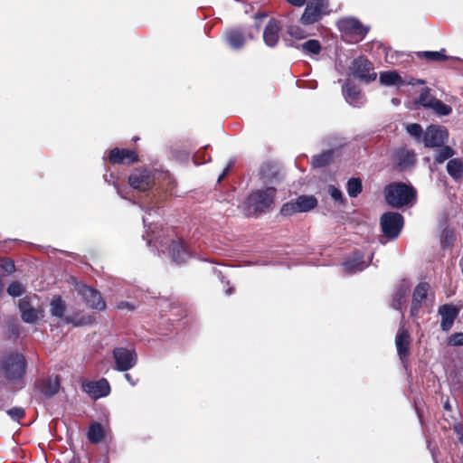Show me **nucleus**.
Masks as SVG:
<instances>
[{
	"label": "nucleus",
	"mask_w": 463,
	"mask_h": 463,
	"mask_svg": "<svg viewBox=\"0 0 463 463\" xmlns=\"http://www.w3.org/2000/svg\"><path fill=\"white\" fill-rule=\"evenodd\" d=\"M384 198L388 205L402 208L411 205L416 201V190L402 182H394L384 187Z\"/></svg>",
	"instance_id": "1"
},
{
	"label": "nucleus",
	"mask_w": 463,
	"mask_h": 463,
	"mask_svg": "<svg viewBox=\"0 0 463 463\" xmlns=\"http://www.w3.org/2000/svg\"><path fill=\"white\" fill-rule=\"evenodd\" d=\"M276 189L266 187L252 191L244 202V213L247 216L265 213L274 203Z\"/></svg>",
	"instance_id": "2"
},
{
	"label": "nucleus",
	"mask_w": 463,
	"mask_h": 463,
	"mask_svg": "<svg viewBox=\"0 0 463 463\" xmlns=\"http://www.w3.org/2000/svg\"><path fill=\"white\" fill-rule=\"evenodd\" d=\"M155 246L159 251L167 252L169 258L175 264L184 263L191 257L189 250L180 238L176 240L174 238L162 240L155 238Z\"/></svg>",
	"instance_id": "3"
},
{
	"label": "nucleus",
	"mask_w": 463,
	"mask_h": 463,
	"mask_svg": "<svg viewBox=\"0 0 463 463\" xmlns=\"http://www.w3.org/2000/svg\"><path fill=\"white\" fill-rule=\"evenodd\" d=\"M26 369V360L21 354H11L1 363V370L8 382L19 381Z\"/></svg>",
	"instance_id": "4"
},
{
	"label": "nucleus",
	"mask_w": 463,
	"mask_h": 463,
	"mask_svg": "<svg viewBox=\"0 0 463 463\" xmlns=\"http://www.w3.org/2000/svg\"><path fill=\"white\" fill-rule=\"evenodd\" d=\"M260 33V25L252 27L234 28L226 32L225 39L232 49L242 48L247 39H253Z\"/></svg>",
	"instance_id": "5"
},
{
	"label": "nucleus",
	"mask_w": 463,
	"mask_h": 463,
	"mask_svg": "<svg viewBox=\"0 0 463 463\" xmlns=\"http://www.w3.org/2000/svg\"><path fill=\"white\" fill-rule=\"evenodd\" d=\"M328 0H309L304 10L300 22L303 25H310L327 14Z\"/></svg>",
	"instance_id": "6"
},
{
	"label": "nucleus",
	"mask_w": 463,
	"mask_h": 463,
	"mask_svg": "<svg viewBox=\"0 0 463 463\" xmlns=\"http://www.w3.org/2000/svg\"><path fill=\"white\" fill-rule=\"evenodd\" d=\"M380 223L383 234L389 239H394L403 227V216L399 213L388 212L382 215Z\"/></svg>",
	"instance_id": "7"
},
{
	"label": "nucleus",
	"mask_w": 463,
	"mask_h": 463,
	"mask_svg": "<svg viewBox=\"0 0 463 463\" xmlns=\"http://www.w3.org/2000/svg\"><path fill=\"white\" fill-rule=\"evenodd\" d=\"M338 28L345 36H349L354 42L362 41L368 33V28L364 27L359 20L347 17L343 18L337 23Z\"/></svg>",
	"instance_id": "8"
},
{
	"label": "nucleus",
	"mask_w": 463,
	"mask_h": 463,
	"mask_svg": "<svg viewBox=\"0 0 463 463\" xmlns=\"http://www.w3.org/2000/svg\"><path fill=\"white\" fill-rule=\"evenodd\" d=\"M112 354L115 361L114 368L118 372H127L132 369L137 363V355L132 349L116 347L113 349Z\"/></svg>",
	"instance_id": "9"
},
{
	"label": "nucleus",
	"mask_w": 463,
	"mask_h": 463,
	"mask_svg": "<svg viewBox=\"0 0 463 463\" xmlns=\"http://www.w3.org/2000/svg\"><path fill=\"white\" fill-rule=\"evenodd\" d=\"M352 73L361 80L369 83L373 81L377 74L373 71V63L364 56L354 59L351 66Z\"/></svg>",
	"instance_id": "10"
},
{
	"label": "nucleus",
	"mask_w": 463,
	"mask_h": 463,
	"mask_svg": "<svg viewBox=\"0 0 463 463\" xmlns=\"http://www.w3.org/2000/svg\"><path fill=\"white\" fill-rule=\"evenodd\" d=\"M380 82L385 86L423 85L425 80L415 79L411 76L402 77L395 71H387L380 73Z\"/></svg>",
	"instance_id": "11"
},
{
	"label": "nucleus",
	"mask_w": 463,
	"mask_h": 463,
	"mask_svg": "<svg viewBox=\"0 0 463 463\" xmlns=\"http://www.w3.org/2000/svg\"><path fill=\"white\" fill-rule=\"evenodd\" d=\"M75 289L89 307L98 310H103L106 307L105 301L96 289L80 283L76 284Z\"/></svg>",
	"instance_id": "12"
},
{
	"label": "nucleus",
	"mask_w": 463,
	"mask_h": 463,
	"mask_svg": "<svg viewBox=\"0 0 463 463\" xmlns=\"http://www.w3.org/2000/svg\"><path fill=\"white\" fill-rule=\"evenodd\" d=\"M128 184L136 190L146 191L154 184V175L150 170L137 168L130 174Z\"/></svg>",
	"instance_id": "13"
},
{
	"label": "nucleus",
	"mask_w": 463,
	"mask_h": 463,
	"mask_svg": "<svg viewBox=\"0 0 463 463\" xmlns=\"http://www.w3.org/2000/svg\"><path fill=\"white\" fill-rule=\"evenodd\" d=\"M448 138V131L444 127L430 125L423 134V143L427 147H439Z\"/></svg>",
	"instance_id": "14"
},
{
	"label": "nucleus",
	"mask_w": 463,
	"mask_h": 463,
	"mask_svg": "<svg viewBox=\"0 0 463 463\" xmlns=\"http://www.w3.org/2000/svg\"><path fill=\"white\" fill-rule=\"evenodd\" d=\"M411 284L407 279H402L397 285L395 291L392 296V307L402 313L403 318V310L406 308L407 298L411 292Z\"/></svg>",
	"instance_id": "15"
},
{
	"label": "nucleus",
	"mask_w": 463,
	"mask_h": 463,
	"mask_svg": "<svg viewBox=\"0 0 463 463\" xmlns=\"http://www.w3.org/2000/svg\"><path fill=\"white\" fill-rule=\"evenodd\" d=\"M438 314L440 316V328L444 332L449 331L459 314V308L452 304H444L439 307Z\"/></svg>",
	"instance_id": "16"
},
{
	"label": "nucleus",
	"mask_w": 463,
	"mask_h": 463,
	"mask_svg": "<svg viewBox=\"0 0 463 463\" xmlns=\"http://www.w3.org/2000/svg\"><path fill=\"white\" fill-rule=\"evenodd\" d=\"M83 391L92 399H99L108 396L110 392V386L107 379L101 378L99 381H90L82 384Z\"/></svg>",
	"instance_id": "17"
},
{
	"label": "nucleus",
	"mask_w": 463,
	"mask_h": 463,
	"mask_svg": "<svg viewBox=\"0 0 463 463\" xmlns=\"http://www.w3.org/2000/svg\"><path fill=\"white\" fill-rule=\"evenodd\" d=\"M430 290V285L427 282H420L414 288L412 293V300L411 304V316L417 317L423 302L427 298Z\"/></svg>",
	"instance_id": "18"
},
{
	"label": "nucleus",
	"mask_w": 463,
	"mask_h": 463,
	"mask_svg": "<svg viewBox=\"0 0 463 463\" xmlns=\"http://www.w3.org/2000/svg\"><path fill=\"white\" fill-rule=\"evenodd\" d=\"M364 254L359 251H355L350 258L343 262V269L347 274H354L358 271L364 270L367 268L373 259V254L369 257V260H364Z\"/></svg>",
	"instance_id": "19"
},
{
	"label": "nucleus",
	"mask_w": 463,
	"mask_h": 463,
	"mask_svg": "<svg viewBox=\"0 0 463 463\" xmlns=\"http://www.w3.org/2000/svg\"><path fill=\"white\" fill-rule=\"evenodd\" d=\"M411 336L409 332L401 326L395 337V345L397 354L401 361L404 364L410 354Z\"/></svg>",
	"instance_id": "20"
},
{
	"label": "nucleus",
	"mask_w": 463,
	"mask_h": 463,
	"mask_svg": "<svg viewBox=\"0 0 463 463\" xmlns=\"http://www.w3.org/2000/svg\"><path fill=\"white\" fill-rule=\"evenodd\" d=\"M393 162L398 170H407L414 165L416 162L415 154L413 151L400 148L393 155Z\"/></svg>",
	"instance_id": "21"
},
{
	"label": "nucleus",
	"mask_w": 463,
	"mask_h": 463,
	"mask_svg": "<svg viewBox=\"0 0 463 463\" xmlns=\"http://www.w3.org/2000/svg\"><path fill=\"white\" fill-rule=\"evenodd\" d=\"M280 31L279 21L270 19L263 31V41L268 47L274 48L278 44Z\"/></svg>",
	"instance_id": "22"
},
{
	"label": "nucleus",
	"mask_w": 463,
	"mask_h": 463,
	"mask_svg": "<svg viewBox=\"0 0 463 463\" xmlns=\"http://www.w3.org/2000/svg\"><path fill=\"white\" fill-rule=\"evenodd\" d=\"M109 160L112 164L130 165L138 160L137 154L129 149L113 148L109 155Z\"/></svg>",
	"instance_id": "23"
},
{
	"label": "nucleus",
	"mask_w": 463,
	"mask_h": 463,
	"mask_svg": "<svg viewBox=\"0 0 463 463\" xmlns=\"http://www.w3.org/2000/svg\"><path fill=\"white\" fill-rule=\"evenodd\" d=\"M343 94L345 100L354 107H359L364 102V96L354 82L347 80L343 85Z\"/></svg>",
	"instance_id": "24"
},
{
	"label": "nucleus",
	"mask_w": 463,
	"mask_h": 463,
	"mask_svg": "<svg viewBox=\"0 0 463 463\" xmlns=\"http://www.w3.org/2000/svg\"><path fill=\"white\" fill-rule=\"evenodd\" d=\"M22 320L27 324H34L41 314V311L31 307L29 301L21 299L18 305Z\"/></svg>",
	"instance_id": "25"
},
{
	"label": "nucleus",
	"mask_w": 463,
	"mask_h": 463,
	"mask_svg": "<svg viewBox=\"0 0 463 463\" xmlns=\"http://www.w3.org/2000/svg\"><path fill=\"white\" fill-rule=\"evenodd\" d=\"M295 202L299 213L308 212L317 205V200L313 195L298 196Z\"/></svg>",
	"instance_id": "26"
},
{
	"label": "nucleus",
	"mask_w": 463,
	"mask_h": 463,
	"mask_svg": "<svg viewBox=\"0 0 463 463\" xmlns=\"http://www.w3.org/2000/svg\"><path fill=\"white\" fill-rule=\"evenodd\" d=\"M448 174L455 180L463 177V163L458 158L450 159L447 164Z\"/></svg>",
	"instance_id": "27"
},
{
	"label": "nucleus",
	"mask_w": 463,
	"mask_h": 463,
	"mask_svg": "<svg viewBox=\"0 0 463 463\" xmlns=\"http://www.w3.org/2000/svg\"><path fill=\"white\" fill-rule=\"evenodd\" d=\"M334 158V150L328 149L312 157L311 164L314 167H324L329 165Z\"/></svg>",
	"instance_id": "28"
},
{
	"label": "nucleus",
	"mask_w": 463,
	"mask_h": 463,
	"mask_svg": "<svg viewBox=\"0 0 463 463\" xmlns=\"http://www.w3.org/2000/svg\"><path fill=\"white\" fill-rule=\"evenodd\" d=\"M88 439L94 444L100 442L104 437V431L99 423L93 422L90 425L88 434Z\"/></svg>",
	"instance_id": "29"
},
{
	"label": "nucleus",
	"mask_w": 463,
	"mask_h": 463,
	"mask_svg": "<svg viewBox=\"0 0 463 463\" xmlns=\"http://www.w3.org/2000/svg\"><path fill=\"white\" fill-rule=\"evenodd\" d=\"M59 388L60 382L58 378H49L43 383L42 392L43 393V395L51 397L58 392Z\"/></svg>",
	"instance_id": "30"
},
{
	"label": "nucleus",
	"mask_w": 463,
	"mask_h": 463,
	"mask_svg": "<svg viewBox=\"0 0 463 463\" xmlns=\"http://www.w3.org/2000/svg\"><path fill=\"white\" fill-rule=\"evenodd\" d=\"M51 314L56 317H62L65 312V303L61 296H55L51 301Z\"/></svg>",
	"instance_id": "31"
},
{
	"label": "nucleus",
	"mask_w": 463,
	"mask_h": 463,
	"mask_svg": "<svg viewBox=\"0 0 463 463\" xmlns=\"http://www.w3.org/2000/svg\"><path fill=\"white\" fill-rule=\"evenodd\" d=\"M347 194L350 197L355 198L363 191V184L360 178L353 177L346 184Z\"/></svg>",
	"instance_id": "32"
},
{
	"label": "nucleus",
	"mask_w": 463,
	"mask_h": 463,
	"mask_svg": "<svg viewBox=\"0 0 463 463\" xmlns=\"http://www.w3.org/2000/svg\"><path fill=\"white\" fill-rule=\"evenodd\" d=\"M300 49L305 53L318 54L321 52V44L319 41L310 39L303 43L300 46Z\"/></svg>",
	"instance_id": "33"
},
{
	"label": "nucleus",
	"mask_w": 463,
	"mask_h": 463,
	"mask_svg": "<svg viewBox=\"0 0 463 463\" xmlns=\"http://www.w3.org/2000/svg\"><path fill=\"white\" fill-rule=\"evenodd\" d=\"M434 99L435 98L430 95V90L425 87L421 90L418 99L415 100V104L429 109Z\"/></svg>",
	"instance_id": "34"
},
{
	"label": "nucleus",
	"mask_w": 463,
	"mask_h": 463,
	"mask_svg": "<svg viewBox=\"0 0 463 463\" xmlns=\"http://www.w3.org/2000/svg\"><path fill=\"white\" fill-rule=\"evenodd\" d=\"M429 109H431L433 111H435L439 116H447L449 115L452 111L451 108L446 104H444L442 101L434 99L430 104V107Z\"/></svg>",
	"instance_id": "35"
},
{
	"label": "nucleus",
	"mask_w": 463,
	"mask_h": 463,
	"mask_svg": "<svg viewBox=\"0 0 463 463\" xmlns=\"http://www.w3.org/2000/svg\"><path fill=\"white\" fill-rule=\"evenodd\" d=\"M439 147L440 149L438 151L435 156L436 164H441L454 155V150L450 146H441Z\"/></svg>",
	"instance_id": "36"
},
{
	"label": "nucleus",
	"mask_w": 463,
	"mask_h": 463,
	"mask_svg": "<svg viewBox=\"0 0 463 463\" xmlns=\"http://www.w3.org/2000/svg\"><path fill=\"white\" fill-rule=\"evenodd\" d=\"M419 58H424L427 61H440L446 59V55L444 54V51L442 52H421L418 53Z\"/></svg>",
	"instance_id": "37"
},
{
	"label": "nucleus",
	"mask_w": 463,
	"mask_h": 463,
	"mask_svg": "<svg viewBox=\"0 0 463 463\" xmlns=\"http://www.w3.org/2000/svg\"><path fill=\"white\" fill-rule=\"evenodd\" d=\"M328 194H330L331 198L337 203L339 205H345L346 203L345 198L343 195V193L340 189L334 185L328 186Z\"/></svg>",
	"instance_id": "38"
},
{
	"label": "nucleus",
	"mask_w": 463,
	"mask_h": 463,
	"mask_svg": "<svg viewBox=\"0 0 463 463\" xmlns=\"http://www.w3.org/2000/svg\"><path fill=\"white\" fill-rule=\"evenodd\" d=\"M407 133L417 140L423 138L422 128L420 124L411 123L406 126Z\"/></svg>",
	"instance_id": "39"
},
{
	"label": "nucleus",
	"mask_w": 463,
	"mask_h": 463,
	"mask_svg": "<svg viewBox=\"0 0 463 463\" xmlns=\"http://www.w3.org/2000/svg\"><path fill=\"white\" fill-rule=\"evenodd\" d=\"M24 292V286L18 282V281H14L12 282L8 288H7V293L12 296V297H19L21 295H23V293Z\"/></svg>",
	"instance_id": "40"
},
{
	"label": "nucleus",
	"mask_w": 463,
	"mask_h": 463,
	"mask_svg": "<svg viewBox=\"0 0 463 463\" xmlns=\"http://www.w3.org/2000/svg\"><path fill=\"white\" fill-rule=\"evenodd\" d=\"M296 213H299L296 202L286 203L280 209V213L284 216H290Z\"/></svg>",
	"instance_id": "41"
},
{
	"label": "nucleus",
	"mask_w": 463,
	"mask_h": 463,
	"mask_svg": "<svg viewBox=\"0 0 463 463\" xmlns=\"http://www.w3.org/2000/svg\"><path fill=\"white\" fill-rule=\"evenodd\" d=\"M288 33L289 35L297 39H304L307 36V33L305 32V30L298 25L288 26Z\"/></svg>",
	"instance_id": "42"
},
{
	"label": "nucleus",
	"mask_w": 463,
	"mask_h": 463,
	"mask_svg": "<svg viewBox=\"0 0 463 463\" xmlns=\"http://www.w3.org/2000/svg\"><path fill=\"white\" fill-rule=\"evenodd\" d=\"M448 345L450 346L463 345V333L459 332L452 334L448 340Z\"/></svg>",
	"instance_id": "43"
},
{
	"label": "nucleus",
	"mask_w": 463,
	"mask_h": 463,
	"mask_svg": "<svg viewBox=\"0 0 463 463\" xmlns=\"http://www.w3.org/2000/svg\"><path fill=\"white\" fill-rule=\"evenodd\" d=\"M7 414L15 421H19L25 415L24 409L21 407H14L8 410Z\"/></svg>",
	"instance_id": "44"
},
{
	"label": "nucleus",
	"mask_w": 463,
	"mask_h": 463,
	"mask_svg": "<svg viewBox=\"0 0 463 463\" xmlns=\"http://www.w3.org/2000/svg\"><path fill=\"white\" fill-rule=\"evenodd\" d=\"M9 333L11 335L17 337L20 334V328L15 319L9 323Z\"/></svg>",
	"instance_id": "45"
},
{
	"label": "nucleus",
	"mask_w": 463,
	"mask_h": 463,
	"mask_svg": "<svg viewBox=\"0 0 463 463\" xmlns=\"http://www.w3.org/2000/svg\"><path fill=\"white\" fill-rule=\"evenodd\" d=\"M1 268L8 274L15 270L14 263L12 260H5L0 264Z\"/></svg>",
	"instance_id": "46"
},
{
	"label": "nucleus",
	"mask_w": 463,
	"mask_h": 463,
	"mask_svg": "<svg viewBox=\"0 0 463 463\" xmlns=\"http://www.w3.org/2000/svg\"><path fill=\"white\" fill-rule=\"evenodd\" d=\"M290 5L300 7L304 5L307 0H287Z\"/></svg>",
	"instance_id": "47"
},
{
	"label": "nucleus",
	"mask_w": 463,
	"mask_h": 463,
	"mask_svg": "<svg viewBox=\"0 0 463 463\" xmlns=\"http://www.w3.org/2000/svg\"><path fill=\"white\" fill-rule=\"evenodd\" d=\"M124 377L132 386H135L137 384V381L133 380L131 374L126 373Z\"/></svg>",
	"instance_id": "48"
},
{
	"label": "nucleus",
	"mask_w": 463,
	"mask_h": 463,
	"mask_svg": "<svg viewBox=\"0 0 463 463\" xmlns=\"http://www.w3.org/2000/svg\"><path fill=\"white\" fill-rule=\"evenodd\" d=\"M143 222H144V226L146 228V232L148 235V231L151 230L152 222H149V224H147L148 223V220L146 217H143Z\"/></svg>",
	"instance_id": "49"
},
{
	"label": "nucleus",
	"mask_w": 463,
	"mask_h": 463,
	"mask_svg": "<svg viewBox=\"0 0 463 463\" xmlns=\"http://www.w3.org/2000/svg\"><path fill=\"white\" fill-rule=\"evenodd\" d=\"M128 307L129 309H132L133 308V306H131L128 302H121L119 305H118V307L119 308H122V307Z\"/></svg>",
	"instance_id": "50"
},
{
	"label": "nucleus",
	"mask_w": 463,
	"mask_h": 463,
	"mask_svg": "<svg viewBox=\"0 0 463 463\" xmlns=\"http://www.w3.org/2000/svg\"><path fill=\"white\" fill-rule=\"evenodd\" d=\"M445 237H446V240L452 241L454 239V233L452 232H446Z\"/></svg>",
	"instance_id": "51"
},
{
	"label": "nucleus",
	"mask_w": 463,
	"mask_h": 463,
	"mask_svg": "<svg viewBox=\"0 0 463 463\" xmlns=\"http://www.w3.org/2000/svg\"><path fill=\"white\" fill-rule=\"evenodd\" d=\"M232 165H233V162L231 161L229 163V165H227V167L222 171V173H225V175H227L229 170H230V168L232 166Z\"/></svg>",
	"instance_id": "52"
},
{
	"label": "nucleus",
	"mask_w": 463,
	"mask_h": 463,
	"mask_svg": "<svg viewBox=\"0 0 463 463\" xmlns=\"http://www.w3.org/2000/svg\"><path fill=\"white\" fill-rule=\"evenodd\" d=\"M232 292H233V288L232 287H230L229 288H227L225 290V294L228 295V296L232 295Z\"/></svg>",
	"instance_id": "53"
},
{
	"label": "nucleus",
	"mask_w": 463,
	"mask_h": 463,
	"mask_svg": "<svg viewBox=\"0 0 463 463\" xmlns=\"http://www.w3.org/2000/svg\"><path fill=\"white\" fill-rule=\"evenodd\" d=\"M264 17H266V14H255V18L256 19L264 18Z\"/></svg>",
	"instance_id": "54"
},
{
	"label": "nucleus",
	"mask_w": 463,
	"mask_h": 463,
	"mask_svg": "<svg viewBox=\"0 0 463 463\" xmlns=\"http://www.w3.org/2000/svg\"><path fill=\"white\" fill-rule=\"evenodd\" d=\"M198 157H199V153H197V154L194 156V163H195V164H200V162H199V158H198Z\"/></svg>",
	"instance_id": "55"
},
{
	"label": "nucleus",
	"mask_w": 463,
	"mask_h": 463,
	"mask_svg": "<svg viewBox=\"0 0 463 463\" xmlns=\"http://www.w3.org/2000/svg\"><path fill=\"white\" fill-rule=\"evenodd\" d=\"M450 404L449 403V402H447L445 404H444V409L447 410V411H449L450 410Z\"/></svg>",
	"instance_id": "56"
},
{
	"label": "nucleus",
	"mask_w": 463,
	"mask_h": 463,
	"mask_svg": "<svg viewBox=\"0 0 463 463\" xmlns=\"http://www.w3.org/2000/svg\"><path fill=\"white\" fill-rule=\"evenodd\" d=\"M226 176L225 173H222L218 178V182H221Z\"/></svg>",
	"instance_id": "57"
},
{
	"label": "nucleus",
	"mask_w": 463,
	"mask_h": 463,
	"mask_svg": "<svg viewBox=\"0 0 463 463\" xmlns=\"http://www.w3.org/2000/svg\"><path fill=\"white\" fill-rule=\"evenodd\" d=\"M455 431L458 432L460 435V433H462L461 432V427L460 426H456L455 427Z\"/></svg>",
	"instance_id": "58"
},
{
	"label": "nucleus",
	"mask_w": 463,
	"mask_h": 463,
	"mask_svg": "<svg viewBox=\"0 0 463 463\" xmlns=\"http://www.w3.org/2000/svg\"><path fill=\"white\" fill-rule=\"evenodd\" d=\"M458 440L460 443L463 444V433H460L459 437H458Z\"/></svg>",
	"instance_id": "59"
},
{
	"label": "nucleus",
	"mask_w": 463,
	"mask_h": 463,
	"mask_svg": "<svg viewBox=\"0 0 463 463\" xmlns=\"http://www.w3.org/2000/svg\"><path fill=\"white\" fill-rule=\"evenodd\" d=\"M392 103H394V104H398V103H399V101H398L396 99H392Z\"/></svg>",
	"instance_id": "60"
},
{
	"label": "nucleus",
	"mask_w": 463,
	"mask_h": 463,
	"mask_svg": "<svg viewBox=\"0 0 463 463\" xmlns=\"http://www.w3.org/2000/svg\"><path fill=\"white\" fill-rule=\"evenodd\" d=\"M117 190H118V194H120V196H122V197H123V195L121 194L120 190H119L118 187H117Z\"/></svg>",
	"instance_id": "61"
},
{
	"label": "nucleus",
	"mask_w": 463,
	"mask_h": 463,
	"mask_svg": "<svg viewBox=\"0 0 463 463\" xmlns=\"http://www.w3.org/2000/svg\"><path fill=\"white\" fill-rule=\"evenodd\" d=\"M431 453H432V457H433V458H435L434 452H433V451H431ZM434 460H436V459H434ZM435 463H438V462H437V461H435Z\"/></svg>",
	"instance_id": "62"
},
{
	"label": "nucleus",
	"mask_w": 463,
	"mask_h": 463,
	"mask_svg": "<svg viewBox=\"0 0 463 463\" xmlns=\"http://www.w3.org/2000/svg\"><path fill=\"white\" fill-rule=\"evenodd\" d=\"M151 243H152V240L150 239V240H148V245H151Z\"/></svg>",
	"instance_id": "63"
},
{
	"label": "nucleus",
	"mask_w": 463,
	"mask_h": 463,
	"mask_svg": "<svg viewBox=\"0 0 463 463\" xmlns=\"http://www.w3.org/2000/svg\"><path fill=\"white\" fill-rule=\"evenodd\" d=\"M149 211H154V209H153V208H151ZM148 215H151V213H150V212H148Z\"/></svg>",
	"instance_id": "64"
}]
</instances>
